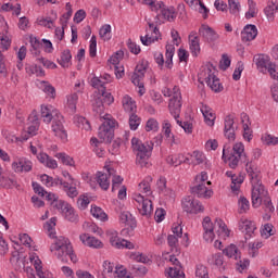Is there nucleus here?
I'll list each match as a JSON object with an SVG mask.
<instances>
[{
	"label": "nucleus",
	"mask_w": 278,
	"mask_h": 278,
	"mask_svg": "<svg viewBox=\"0 0 278 278\" xmlns=\"http://www.w3.org/2000/svg\"><path fill=\"white\" fill-rule=\"evenodd\" d=\"M227 151H229V149H227V146H224L222 157L223 160L228 161V166L235 169L238 168V164H240V162L242 164H247V173L252 184H257L260 181V172L253 169V167L249 165V157L244 152V143L237 142L233 144L231 153L227 154Z\"/></svg>",
	"instance_id": "nucleus-1"
},
{
	"label": "nucleus",
	"mask_w": 278,
	"mask_h": 278,
	"mask_svg": "<svg viewBox=\"0 0 278 278\" xmlns=\"http://www.w3.org/2000/svg\"><path fill=\"white\" fill-rule=\"evenodd\" d=\"M54 243L50 247L51 253L55 251V255L62 262H66V260H71L73 264L77 262V255L73 252V244H71V240L66 237H54Z\"/></svg>",
	"instance_id": "nucleus-2"
},
{
	"label": "nucleus",
	"mask_w": 278,
	"mask_h": 278,
	"mask_svg": "<svg viewBox=\"0 0 278 278\" xmlns=\"http://www.w3.org/2000/svg\"><path fill=\"white\" fill-rule=\"evenodd\" d=\"M131 149L136 154L137 164H139L141 168L149 166V159L153 153V142L151 141L142 142V140L134 137L131 139Z\"/></svg>",
	"instance_id": "nucleus-3"
},
{
	"label": "nucleus",
	"mask_w": 278,
	"mask_h": 278,
	"mask_svg": "<svg viewBox=\"0 0 278 278\" xmlns=\"http://www.w3.org/2000/svg\"><path fill=\"white\" fill-rule=\"evenodd\" d=\"M114 127H116V119H113L112 115L105 114L104 122L98 131V138L101 142L110 143L114 140Z\"/></svg>",
	"instance_id": "nucleus-4"
},
{
	"label": "nucleus",
	"mask_w": 278,
	"mask_h": 278,
	"mask_svg": "<svg viewBox=\"0 0 278 278\" xmlns=\"http://www.w3.org/2000/svg\"><path fill=\"white\" fill-rule=\"evenodd\" d=\"M216 67H214L213 64L208 63L204 67L201 75L204 76V80L206 81L207 86L213 90L214 92H220L223 90V85L220 84V79L216 77Z\"/></svg>",
	"instance_id": "nucleus-5"
},
{
	"label": "nucleus",
	"mask_w": 278,
	"mask_h": 278,
	"mask_svg": "<svg viewBox=\"0 0 278 278\" xmlns=\"http://www.w3.org/2000/svg\"><path fill=\"white\" fill-rule=\"evenodd\" d=\"M153 12H160V14L156 15V18H162L163 21H168L169 23H173L177 18V12L173 7H166L163 1L156 2L154 7H152Z\"/></svg>",
	"instance_id": "nucleus-6"
},
{
	"label": "nucleus",
	"mask_w": 278,
	"mask_h": 278,
	"mask_svg": "<svg viewBox=\"0 0 278 278\" xmlns=\"http://www.w3.org/2000/svg\"><path fill=\"white\" fill-rule=\"evenodd\" d=\"M55 210L61 212L65 220H68V223H79V215L77 214L73 205H71L68 202H56Z\"/></svg>",
	"instance_id": "nucleus-7"
},
{
	"label": "nucleus",
	"mask_w": 278,
	"mask_h": 278,
	"mask_svg": "<svg viewBox=\"0 0 278 278\" xmlns=\"http://www.w3.org/2000/svg\"><path fill=\"white\" fill-rule=\"evenodd\" d=\"M268 197V190L264 188V185L258 182L252 184V206L257 208L262 205V201Z\"/></svg>",
	"instance_id": "nucleus-8"
},
{
	"label": "nucleus",
	"mask_w": 278,
	"mask_h": 278,
	"mask_svg": "<svg viewBox=\"0 0 278 278\" xmlns=\"http://www.w3.org/2000/svg\"><path fill=\"white\" fill-rule=\"evenodd\" d=\"M160 28L155 26L154 23L148 22V27L146 28V36H141L140 40L144 47H150L153 42L160 40Z\"/></svg>",
	"instance_id": "nucleus-9"
},
{
	"label": "nucleus",
	"mask_w": 278,
	"mask_h": 278,
	"mask_svg": "<svg viewBox=\"0 0 278 278\" xmlns=\"http://www.w3.org/2000/svg\"><path fill=\"white\" fill-rule=\"evenodd\" d=\"M52 131L56 138L62 140V142H66L68 140V134L64 128V116L60 113L52 119Z\"/></svg>",
	"instance_id": "nucleus-10"
},
{
	"label": "nucleus",
	"mask_w": 278,
	"mask_h": 278,
	"mask_svg": "<svg viewBox=\"0 0 278 278\" xmlns=\"http://www.w3.org/2000/svg\"><path fill=\"white\" fill-rule=\"evenodd\" d=\"M40 127V121L38 119V112L33 111L28 116L27 123V131L24 136H22L23 140H29L33 136L38 134V129Z\"/></svg>",
	"instance_id": "nucleus-11"
},
{
	"label": "nucleus",
	"mask_w": 278,
	"mask_h": 278,
	"mask_svg": "<svg viewBox=\"0 0 278 278\" xmlns=\"http://www.w3.org/2000/svg\"><path fill=\"white\" fill-rule=\"evenodd\" d=\"M182 210L184 212H187V214H201L205 208L199 200H195L192 197H186L182 200Z\"/></svg>",
	"instance_id": "nucleus-12"
},
{
	"label": "nucleus",
	"mask_w": 278,
	"mask_h": 278,
	"mask_svg": "<svg viewBox=\"0 0 278 278\" xmlns=\"http://www.w3.org/2000/svg\"><path fill=\"white\" fill-rule=\"evenodd\" d=\"M135 201L138 203L137 207L141 216H151L153 212V202L149 199H144V195L138 193L135 194Z\"/></svg>",
	"instance_id": "nucleus-13"
},
{
	"label": "nucleus",
	"mask_w": 278,
	"mask_h": 278,
	"mask_svg": "<svg viewBox=\"0 0 278 278\" xmlns=\"http://www.w3.org/2000/svg\"><path fill=\"white\" fill-rule=\"evenodd\" d=\"M106 236L115 249H134V243L123 239H118V232L115 230H108Z\"/></svg>",
	"instance_id": "nucleus-14"
},
{
	"label": "nucleus",
	"mask_w": 278,
	"mask_h": 278,
	"mask_svg": "<svg viewBox=\"0 0 278 278\" xmlns=\"http://www.w3.org/2000/svg\"><path fill=\"white\" fill-rule=\"evenodd\" d=\"M235 118L233 115H227L224 122V134L230 141L236 140V130L238 129V126L235 125Z\"/></svg>",
	"instance_id": "nucleus-15"
},
{
	"label": "nucleus",
	"mask_w": 278,
	"mask_h": 278,
	"mask_svg": "<svg viewBox=\"0 0 278 278\" xmlns=\"http://www.w3.org/2000/svg\"><path fill=\"white\" fill-rule=\"evenodd\" d=\"M115 169L110 167L106 172H98L96 175L97 184L102 190H110V177L114 175Z\"/></svg>",
	"instance_id": "nucleus-16"
},
{
	"label": "nucleus",
	"mask_w": 278,
	"mask_h": 278,
	"mask_svg": "<svg viewBox=\"0 0 278 278\" xmlns=\"http://www.w3.org/2000/svg\"><path fill=\"white\" fill-rule=\"evenodd\" d=\"M191 194L199 199H210L212 198V194H214V191L207 189L205 182H198V185L191 187Z\"/></svg>",
	"instance_id": "nucleus-17"
},
{
	"label": "nucleus",
	"mask_w": 278,
	"mask_h": 278,
	"mask_svg": "<svg viewBox=\"0 0 278 278\" xmlns=\"http://www.w3.org/2000/svg\"><path fill=\"white\" fill-rule=\"evenodd\" d=\"M168 110L175 121H177V118H179V114H181V93L173 96L169 100Z\"/></svg>",
	"instance_id": "nucleus-18"
},
{
	"label": "nucleus",
	"mask_w": 278,
	"mask_h": 278,
	"mask_svg": "<svg viewBox=\"0 0 278 278\" xmlns=\"http://www.w3.org/2000/svg\"><path fill=\"white\" fill-rule=\"evenodd\" d=\"M199 35L203 38V40H205V42H216V40L219 38L215 30L205 24H202L199 28Z\"/></svg>",
	"instance_id": "nucleus-19"
},
{
	"label": "nucleus",
	"mask_w": 278,
	"mask_h": 278,
	"mask_svg": "<svg viewBox=\"0 0 278 278\" xmlns=\"http://www.w3.org/2000/svg\"><path fill=\"white\" fill-rule=\"evenodd\" d=\"M60 114L59 110L53 109L51 105H41V118L43 123H51Z\"/></svg>",
	"instance_id": "nucleus-20"
},
{
	"label": "nucleus",
	"mask_w": 278,
	"mask_h": 278,
	"mask_svg": "<svg viewBox=\"0 0 278 278\" xmlns=\"http://www.w3.org/2000/svg\"><path fill=\"white\" fill-rule=\"evenodd\" d=\"M34 164L31 161H27L25 159H20L18 161H14L12 163V168L14 173H29L33 168Z\"/></svg>",
	"instance_id": "nucleus-21"
},
{
	"label": "nucleus",
	"mask_w": 278,
	"mask_h": 278,
	"mask_svg": "<svg viewBox=\"0 0 278 278\" xmlns=\"http://www.w3.org/2000/svg\"><path fill=\"white\" fill-rule=\"evenodd\" d=\"M255 38H257V27L255 25L248 24L241 31L242 42H251V40H255Z\"/></svg>",
	"instance_id": "nucleus-22"
},
{
	"label": "nucleus",
	"mask_w": 278,
	"mask_h": 278,
	"mask_svg": "<svg viewBox=\"0 0 278 278\" xmlns=\"http://www.w3.org/2000/svg\"><path fill=\"white\" fill-rule=\"evenodd\" d=\"M79 238L83 244H86V247H90L91 249H103V242H101V240L97 239L96 237L84 233L80 235Z\"/></svg>",
	"instance_id": "nucleus-23"
},
{
	"label": "nucleus",
	"mask_w": 278,
	"mask_h": 278,
	"mask_svg": "<svg viewBox=\"0 0 278 278\" xmlns=\"http://www.w3.org/2000/svg\"><path fill=\"white\" fill-rule=\"evenodd\" d=\"M37 160L40 162V164H43L47 168L55 169L58 168V161L49 156V154L39 152L37 155Z\"/></svg>",
	"instance_id": "nucleus-24"
},
{
	"label": "nucleus",
	"mask_w": 278,
	"mask_h": 278,
	"mask_svg": "<svg viewBox=\"0 0 278 278\" xmlns=\"http://www.w3.org/2000/svg\"><path fill=\"white\" fill-rule=\"evenodd\" d=\"M189 41H190V51L192 55L197 58V55L201 53V45L199 43V36H197V33L194 31L190 33Z\"/></svg>",
	"instance_id": "nucleus-25"
},
{
	"label": "nucleus",
	"mask_w": 278,
	"mask_h": 278,
	"mask_svg": "<svg viewBox=\"0 0 278 278\" xmlns=\"http://www.w3.org/2000/svg\"><path fill=\"white\" fill-rule=\"evenodd\" d=\"M30 262H33L37 276L39 278H53V274H51V271L42 270V262L40 261V258H37L35 261L34 258H30Z\"/></svg>",
	"instance_id": "nucleus-26"
},
{
	"label": "nucleus",
	"mask_w": 278,
	"mask_h": 278,
	"mask_svg": "<svg viewBox=\"0 0 278 278\" xmlns=\"http://www.w3.org/2000/svg\"><path fill=\"white\" fill-rule=\"evenodd\" d=\"M144 73H147V66L144 64H138L131 76L132 84H140L144 79Z\"/></svg>",
	"instance_id": "nucleus-27"
},
{
	"label": "nucleus",
	"mask_w": 278,
	"mask_h": 278,
	"mask_svg": "<svg viewBox=\"0 0 278 278\" xmlns=\"http://www.w3.org/2000/svg\"><path fill=\"white\" fill-rule=\"evenodd\" d=\"M239 229L240 231H242V233H247L248 236H251V233L255 231V225H253V222L243 217L239 222Z\"/></svg>",
	"instance_id": "nucleus-28"
},
{
	"label": "nucleus",
	"mask_w": 278,
	"mask_h": 278,
	"mask_svg": "<svg viewBox=\"0 0 278 278\" xmlns=\"http://www.w3.org/2000/svg\"><path fill=\"white\" fill-rule=\"evenodd\" d=\"M119 220L121 223H124V225H127L130 227V229L134 231V228L137 227L136 218H134L132 215L129 214V212L124 211L119 214Z\"/></svg>",
	"instance_id": "nucleus-29"
},
{
	"label": "nucleus",
	"mask_w": 278,
	"mask_h": 278,
	"mask_svg": "<svg viewBox=\"0 0 278 278\" xmlns=\"http://www.w3.org/2000/svg\"><path fill=\"white\" fill-rule=\"evenodd\" d=\"M201 113L204 116L206 125L213 127L214 121H216V115L212 112V109L207 105H202Z\"/></svg>",
	"instance_id": "nucleus-30"
},
{
	"label": "nucleus",
	"mask_w": 278,
	"mask_h": 278,
	"mask_svg": "<svg viewBox=\"0 0 278 278\" xmlns=\"http://www.w3.org/2000/svg\"><path fill=\"white\" fill-rule=\"evenodd\" d=\"M71 60H73V54H71V50H63L61 56L58 59V63L62 68H68L71 66Z\"/></svg>",
	"instance_id": "nucleus-31"
},
{
	"label": "nucleus",
	"mask_w": 278,
	"mask_h": 278,
	"mask_svg": "<svg viewBox=\"0 0 278 278\" xmlns=\"http://www.w3.org/2000/svg\"><path fill=\"white\" fill-rule=\"evenodd\" d=\"M270 64H273V62H270V59L264 54H260L256 58V66L257 68L261 71V73H264L266 71V68H268L270 66Z\"/></svg>",
	"instance_id": "nucleus-32"
},
{
	"label": "nucleus",
	"mask_w": 278,
	"mask_h": 278,
	"mask_svg": "<svg viewBox=\"0 0 278 278\" xmlns=\"http://www.w3.org/2000/svg\"><path fill=\"white\" fill-rule=\"evenodd\" d=\"M165 66L166 68H173V58L175 55V46L174 45H166L165 47Z\"/></svg>",
	"instance_id": "nucleus-33"
},
{
	"label": "nucleus",
	"mask_w": 278,
	"mask_h": 278,
	"mask_svg": "<svg viewBox=\"0 0 278 278\" xmlns=\"http://www.w3.org/2000/svg\"><path fill=\"white\" fill-rule=\"evenodd\" d=\"M216 227H218V229L216 230L217 236L229 238V229H227V225L225 224V222H223V219H215V229Z\"/></svg>",
	"instance_id": "nucleus-34"
},
{
	"label": "nucleus",
	"mask_w": 278,
	"mask_h": 278,
	"mask_svg": "<svg viewBox=\"0 0 278 278\" xmlns=\"http://www.w3.org/2000/svg\"><path fill=\"white\" fill-rule=\"evenodd\" d=\"M92 108L93 112H97V114L100 115V118H105V115H103V111L105 110V103L103 102V99L96 98Z\"/></svg>",
	"instance_id": "nucleus-35"
},
{
	"label": "nucleus",
	"mask_w": 278,
	"mask_h": 278,
	"mask_svg": "<svg viewBox=\"0 0 278 278\" xmlns=\"http://www.w3.org/2000/svg\"><path fill=\"white\" fill-rule=\"evenodd\" d=\"M166 162L169 166H181V164H184V154L178 153L169 155L166 157Z\"/></svg>",
	"instance_id": "nucleus-36"
},
{
	"label": "nucleus",
	"mask_w": 278,
	"mask_h": 278,
	"mask_svg": "<svg viewBox=\"0 0 278 278\" xmlns=\"http://www.w3.org/2000/svg\"><path fill=\"white\" fill-rule=\"evenodd\" d=\"M122 103L125 112H129L132 114L134 112H136V102H134V100H131L129 96L124 97Z\"/></svg>",
	"instance_id": "nucleus-37"
},
{
	"label": "nucleus",
	"mask_w": 278,
	"mask_h": 278,
	"mask_svg": "<svg viewBox=\"0 0 278 278\" xmlns=\"http://www.w3.org/2000/svg\"><path fill=\"white\" fill-rule=\"evenodd\" d=\"M223 253H225L227 257H233L235 260H238V257H240V251L238 250V247L236 244L228 245L224 249Z\"/></svg>",
	"instance_id": "nucleus-38"
},
{
	"label": "nucleus",
	"mask_w": 278,
	"mask_h": 278,
	"mask_svg": "<svg viewBox=\"0 0 278 278\" xmlns=\"http://www.w3.org/2000/svg\"><path fill=\"white\" fill-rule=\"evenodd\" d=\"M153 181V178L151 176H148L146 179H143L139 184V190L143 192V194H151V182Z\"/></svg>",
	"instance_id": "nucleus-39"
},
{
	"label": "nucleus",
	"mask_w": 278,
	"mask_h": 278,
	"mask_svg": "<svg viewBox=\"0 0 278 278\" xmlns=\"http://www.w3.org/2000/svg\"><path fill=\"white\" fill-rule=\"evenodd\" d=\"M91 215L94 217V218H98V220H106L108 219V214H105L103 212V208L97 206V205H93L91 206Z\"/></svg>",
	"instance_id": "nucleus-40"
},
{
	"label": "nucleus",
	"mask_w": 278,
	"mask_h": 278,
	"mask_svg": "<svg viewBox=\"0 0 278 278\" xmlns=\"http://www.w3.org/2000/svg\"><path fill=\"white\" fill-rule=\"evenodd\" d=\"M26 73L28 75H36L37 77H45V70L38 65H27Z\"/></svg>",
	"instance_id": "nucleus-41"
},
{
	"label": "nucleus",
	"mask_w": 278,
	"mask_h": 278,
	"mask_svg": "<svg viewBox=\"0 0 278 278\" xmlns=\"http://www.w3.org/2000/svg\"><path fill=\"white\" fill-rule=\"evenodd\" d=\"M238 205H239V214H247L248 211L251 208V204L245 197L239 198Z\"/></svg>",
	"instance_id": "nucleus-42"
},
{
	"label": "nucleus",
	"mask_w": 278,
	"mask_h": 278,
	"mask_svg": "<svg viewBox=\"0 0 278 278\" xmlns=\"http://www.w3.org/2000/svg\"><path fill=\"white\" fill-rule=\"evenodd\" d=\"M75 186L77 185H71V182L64 184L63 190L64 192H66L70 199H75V197L79 194V192L77 191V187Z\"/></svg>",
	"instance_id": "nucleus-43"
},
{
	"label": "nucleus",
	"mask_w": 278,
	"mask_h": 278,
	"mask_svg": "<svg viewBox=\"0 0 278 278\" xmlns=\"http://www.w3.org/2000/svg\"><path fill=\"white\" fill-rule=\"evenodd\" d=\"M100 38H102V40H110V38H112V26H110V24H105L100 28Z\"/></svg>",
	"instance_id": "nucleus-44"
},
{
	"label": "nucleus",
	"mask_w": 278,
	"mask_h": 278,
	"mask_svg": "<svg viewBox=\"0 0 278 278\" xmlns=\"http://www.w3.org/2000/svg\"><path fill=\"white\" fill-rule=\"evenodd\" d=\"M191 157L193 166H199V164H203V162H205V154H203V152L193 151Z\"/></svg>",
	"instance_id": "nucleus-45"
},
{
	"label": "nucleus",
	"mask_w": 278,
	"mask_h": 278,
	"mask_svg": "<svg viewBox=\"0 0 278 278\" xmlns=\"http://www.w3.org/2000/svg\"><path fill=\"white\" fill-rule=\"evenodd\" d=\"M75 123L77 127H80V129H85V131H89L90 129V122L86 119L84 116H77L75 117Z\"/></svg>",
	"instance_id": "nucleus-46"
},
{
	"label": "nucleus",
	"mask_w": 278,
	"mask_h": 278,
	"mask_svg": "<svg viewBox=\"0 0 278 278\" xmlns=\"http://www.w3.org/2000/svg\"><path fill=\"white\" fill-rule=\"evenodd\" d=\"M249 11L245 13V18H255L257 16V9L255 8V1L248 0Z\"/></svg>",
	"instance_id": "nucleus-47"
},
{
	"label": "nucleus",
	"mask_w": 278,
	"mask_h": 278,
	"mask_svg": "<svg viewBox=\"0 0 278 278\" xmlns=\"http://www.w3.org/2000/svg\"><path fill=\"white\" fill-rule=\"evenodd\" d=\"M79 100V96L77 93H72L67 97V105L72 112L77 110V101Z\"/></svg>",
	"instance_id": "nucleus-48"
},
{
	"label": "nucleus",
	"mask_w": 278,
	"mask_h": 278,
	"mask_svg": "<svg viewBox=\"0 0 278 278\" xmlns=\"http://www.w3.org/2000/svg\"><path fill=\"white\" fill-rule=\"evenodd\" d=\"M9 75L8 63L5 62V56L0 51V77L7 78Z\"/></svg>",
	"instance_id": "nucleus-49"
},
{
	"label": "nucleus",
	"mask_w": 278,
	"mask_h": 278,
	"mask_svg": "<svg viewBox=\"0 0 278 278\" xmlns=\"http://www.w3.org/2000/svg\"><path fill=\"white\" fill-rule=\"evenodd\" d=\"M268 21H275V12L277 10L275 9V1H271L268 3V5L264 10Z\"/></svg>",
	"instance_id": "nucleus-50"
},
{
	"label": "nucleus",
	"mask_w": 278,
	"mask_h": 278,
	"mask_svg": "<svg viewBox=\"0 0 278 278\" xmlns=\"http://www.w3.org/2000/svg\"><path fill=\"white\" fill-rule=\"evenodd\" d=\"M130 270H134V273L137 277H146L147 273H149V269L142 265H140V266L131 265Z\"/></svg>",
	"instance_id": "nucleus-51"
},
{
	"label": "nucleus",
	"mask_w": 278,
	"mask_h": 278,
	"mask_svg": "<svg viewBox=\"0 0 278 278\" xmlns=\"http://www.w3.org/2000/svg\"><path fill=\"white\" fill-rule=\"evenodd\" d=\"M129 127L132 131H136V129H138V127H140V118L135 113H131L129 115Z\"/></svg>",
	"instance_id": "nucleus-52"
},
{
	"label": "nucleus",
	"mask_w": 278,
	"mask_h": 278,
	"mask_svg": "<svg viewBox=\"0 0 278 278\" xmlns=\"http://www.w3.org/2000/svg\"><path fill=\"white\" fill-rule=\"evenodd\" d=\"M262 203L267 214H273V212H275V206L273 205V200H270V195H267L266 198H264L262 200Z\"/></svg>",
	"instance_id": "nucleus-53"
},
{
	"label": "nucleus",
	"mask_w": 278,
	"mask_h": 278,
	"mask_svg": "<svg viewBox=\"0 0 278 278\" xmlns=\"http://www.w3.org/2000/svg\"><path fill=\"white\" fill-rule=\"evenodd\" d=\"M100 92L102 94V98L100 99H102V103H104V105H112V103H114V96H112V93L105 91V89H102Z\"/></svg>",
	"instance_id": "nucleus-54"
},
{
	"label": "nucleus",
	"mask_w": 278,
	"mask_h": 278,
	"mask_svg": "<svg viewBox=\"0 0 278 278\" xmlns=\"http://www.w3.org/2000/svg\"><path fill=\"white\" fill-rule=\"evenodd\" d=\"M55 157L61 160L62 164H65V166H73V164H75L73 157L68 156L66 153H58Z\"/></svg>",
	"instance_id": "nucleus-55"
},
{
	"label": "nucleus",
	"mask_w": 278,
	"mask_h": 278,
	"mask_svg": "<svg viewBox=\"0 0 278 278\" xmlns=\"http://www.w3.org/2000/svg\"><path fill=\"white\" fill-rule=\"evenodd\" d=\"M55 223H58V217H52L49 222L46 223V228L49 231V238H55V232H53V228L55 227Z\"/></svg>",
	"instance_id": "nucleus-56"
},
{
	"label": "nucleus",
	"mask_w": 278,
	"mask_h": 278,
	"mask_svg": "<svg viewBox=\"0 0 278 278\" xmlns=\"http://www.w3.org/2000/svg\"><path fill=\"white\" fill-rule=\"evenodd\" d=\"M12 186H16V181L14 179L4 176L0 177V188L10 189Z\"/></svg>",
	"instance_id": "nucleus-57"
},
{
	"label": "nucleus",
	"mask_w": 278,
	"mask_h": 278,
	"mask_svg": "<svg viewBox=\"0 0 278 278\" xmlns=\"http://www.w3.org/2000/svg\"><path fill=\"white\" fill-rule=\"evenodd\" d=\"M230 14H240V2L238 0H228Z\"/></svg>",
	"instance_id": "nucleus-58"
},
{
	"label": "nucleus",
	"mask_w": 278,
	"mask_h": 278,
	"mask_svg": "<svg viewBox=\"0 0 278 278\" xmlns=\"http://www.w3.org/2000/svg\"><path fill=\"white\" fill-rule=\"evenodd\" d=\"M168 277L170 278H186V274L181 271L178 267H170L168 271Z\"/></svg>",
	"instance_id": "nucleus-59"
},
{
	"label": "nucleus",
	"mask_w": 278,
	"mask_h": 278,
	"mask_svg": "<svg viewBox=\"0 0 278 278\" xmlns=\"http://www.w3.org/2000/svg\"><path fill=\"white\" fill-rule=\"evenodd\" d=\"M91 86L99 89V92H101V90H105V81H103L102 78L99 77L91 78Z\"/></svg>",
	"instance_id": "nucleus-60"
},
{
	"label": "nucleus",
	"mask_w": 278,
	"mask_h": 278,
	"mask_svg": "<svg viewBox=\"0 0 278 278\" xmlns=\"http://www.w3.org/2000/svg\"><path fill=\"white\" fill-rule=\"evenodd\" d=\"M90 58H97V36H92L89 46Z\"/></svg>",
	"instance_id": "nucleus-61"
},
{
	"label": "nucleus",
	"mask_w": 278,
	"mask_h": 278,
	"mask_svg": "<svg viewBox=\"0 0 278 278\" xmlns=\"http://www.w3.org/2000/svg\"><path fill=\"white\" fill-rule=\"evenodd\" d=\"M112 177V192H114L116 190V188H118V186H121V184H123V177L116 175V172L113 173V175H111Z\"/></svg>",
	"instance_id": "nucleus-62"
},
{
	"label": "nucleus",
	"mask_w": 278,
	"mask_h": 278,
	"mask_svg": "<svg viewBox=\"0 0 278 278\" xmlns=\"http://www.w3.org/2000/svg\"><path fill=\"white\" fill-rule=\"evenodd\" d=\"M77 205L79 210H86V207L90 205V199H88L86 195H81L77 200Z\"/></svg>",
	"instance_id": "nucleus-63"
},
{
	"label": "nucleus",
	"mask_w": 278,
	"mask_h": 278,
	"mask_svg": "<svg viewBox=\"0 0 278 278\" xmlns=\"http://www.w3.org/2000/svg\"><path fill=\"white\" fill-rule=\"evenodd\" d=\"M60 23H61L62 27L55 28V36L59 40H63L64 39V28L67 26V24H66V21H63L62 18H60Z\"/></svg>",
	"instance_id": "nucleus-64"
}]
</instances>
